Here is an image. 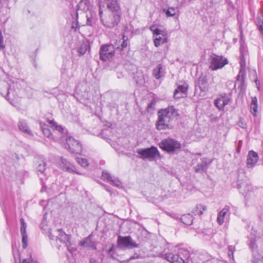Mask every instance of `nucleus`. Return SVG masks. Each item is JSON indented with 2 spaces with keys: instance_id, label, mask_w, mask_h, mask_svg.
I'll return each instance as SVG.
<instances>
[{
  "instance_id": "48",
  "label": "nucleus",
  "mask_w": 263,
  "mask_h": 263,
  "mask_svg": "<svg viewBox=\"0 0 263 263\" xmlns=\"http://www.w3.org/2000/svg\"><path fill=\"white\" fill-rule=\"evenodd\" d=\"M228 249H229V256L231 257V255L233 256V247L232 246H229Z\"/></svg>"
},
{
  "instance_id": "28",
  "label": "nucleus",
  "mask_w": 263,
  "mask_h": 263,
  "mask_svg": "<svg viewBox=\"0 0 263 263\" xmlns=\"http://www.w3.org/2000/svg\"><path fill=\"white\" fill-rule=\"evenodd\" d=\"M166 42H167V37L165 35V34H163V35H162V36H155L154 40V45L157 47H159L160 45Z\"/></svg>"
},
{
  "instance_id": "20",
  "label": "nucleus",
  "mask_w": 263,
  "mask_h": 263,
  "mask_svg": "<svg viewBox=\"0 0 263 263\" xmlns=\"http://www.w3.org/2000/svg\"><path fill=\"white\" fill-rule=\"evenodd\" d=\"M92 5L89 0H81L77 5V12L78 11L87 12L89 11H91Z\"/></svg>"
},
{
  "instance_id": "16",
  "label": "nucleus",
  "mask_w": 263,
  "mask_h": 263,
  "mask_svg": "<svg viewBox=\"0 0 263 263\" xmlns=\"http://www.w3.org/2000/svg\"><path fill=\"white\" fill-rule=\"evenodd\" d=\"M258 160V156L257 153L253 151L249 152L247 159V165L248 168H253L257 163Z\"/></svg>"
},
{
  "instance_id": "56",
  "label": "nucleus",
  "mask_w": 263,
  "mask_h": 263,
  "mask_svg": "<svg viewBox=\"0 0 263 263\" xmlns=\"http://www.w3.org/2000/svg\"><path fill=\"white\" fill-rule=\"evenodd\" d=\"M10 9V8H9ZM9 13V10H7L6 12V15H7Z\"/></svg>"
},
{
  "instance_id": "55",
  "label": "nucleus",
  "mask_w": 263,
  "mask_h": 263,
  "mask_svg": "<svg viewBox=\"0 0 263 263\" xmlns=\"http://www.w3.org/2000/svg\"><path fill=\"white\" fill-rule=\"evenodd\" d=\"M114 250V246L113 245L111 246V247L108 250V253H110L111 251H112Z\"/></svg>"
},
{
  "instance_id": "26",
  "label": "nucleus",
  "mask_w": 263,
  "mask_h": 263,
  "mask_svg": "<svg viewBox=\"0 0 263 263\" xmlns=\"http://www.w3.org/2000/svg\"><path fill=\"white\" fill-rule=\"evenodd\" d=\"M207 209L206 206L201 204H197L192 210V212L195 215H201L203 211H206Z\"/></svg>"
},
{
  "instance_id": "21",
  "label": "nucleus",
  "mask_w": 263,
  "mask_h": 263,
  "mask_svg": "<svg viewBox=\"0 0 263 263\" xmlns=\"http://www.w3.org/2000/svg\"><path fill=\"white\" fill-rule=\"evenodd\" d=\"M230 210V208L229 205H225L223 209L218 213L217 220L219 224L221 225L223 223L224 218Z\"/></svg>"
},
{
  "instance_id": "38",
  "label": "nucleus",
  "mask_w": 263,
  "mask_h": 263,
  "mask_svg": "<svg viewBox=\"0 0 263 263\" xmlns=\"http://www.w3.org/2000/svg\"><path fill=\"white\" fill-rule=\"evenodd\" d=\"M111 185L118 187V188H122V184L121 182L117 178H112L110 182Z\"/></svg>"
},
{
  "instance_id": "36",
  "label": "nucleus",
  "mask_w": 263,
  "mask_h": 263,
  "mask_svg": "<svg viewBox=\"0 0 263 263\" xmlns=\"http://www.w3.org/2000/svg\"><path fill=\"white\" fill-rule=\"evenodd\" d=\"M101 178L102 180L108 183L111 182V180L112 179L111 175L107 171H103L102 172Z\"/></svg>"
},
{
  "instance_id": "40",
  "label": "nucleus",
  "mask_w": 263,
  "mask_h": 263,
  "mask_svg": "<svg viewBox=\"0 0 263 263\" xmlns=\"http://www.w3.org/2000/svg\"><path fill=\"white\" fill-rule=\"evenodd\" d=\"M20 221L21 223V233H26V228H27V224L25 222L24 219L23 218H21L20 219Z\"/></svg>"
},
{
  "instance_id": "14",
  "label": "nucleus",
  "mask_w": 263,
  "mask_h": 263,
  "mask_svg": "<svg viewBox=\"0 0 263 263\" xmlns=\"http://www.w3.org/2000/svg\"><path fill=\"white\" fill-rule=\"evenodd\" d=\"M55 234H56L55 237L57 238V240L65 244L67 248L71 246V244L70 241V236L66 234L61 229L57 230L55 232Z\"/></svg>"
},
{
  "instance_id": "19",
  "label": "nucleus",
  "mask_w": 263,
  "mask_h": 263,
  "mask_svg": "<svg viewBox=\"0 0 263 263\" xmlns=\"http://www.w3.org/2000/svg\"><path fill=\"white\" fill-rule=\"evenodd\" d=\"M60 167L61 168L65 171H67L70 173H74L76 174L81 175V173H80L78 172H77L75 170V166L71 164L70 162H69L67 160L61 158V161L60 163Z\"/></svg>"
},
{
  "instance_id": "49",
  "label": "nucleus",
  "mask_w": 263,
  "mask_h": 263,
  "mask_svg": "<svg viewBox=\"0 0 263 263\" xmlns=\"http://www.w3.org/2000/svg\"><path fill=\"white\" fill-rule=\"evenodd\" d=\"M155 105V103L153 102H151L147 106V109L149 110L151 108H152Z\"/></svg>"
},
{
  "instance_id": "52",
  "label": "nucleus",
  "mask_w": 263,
  "mask_h": 263,
  "mask_svg": "<svg viewBox=\"0 0 263 263\" xmlns=\"http://www.w3.org/2000/svg\"><path fill=\"white\" fill-rule=\"evenodd\" d=\"M40 227H41V228L42 229H43L44 230H46V228L45 227V225H44V223H42L40 225Z\"/></svg>"
},
{
  "instance_id": "57",
  "label": "nucleus",
  "mask_w": 263,
  "mask_h": 263,
  "mask_svg": "<svg viewBox=\"0 0 263 263\" xmlns=\"http://www.w3.org/2000/svg\"><path fill=\"white\" fill-rule=\"evenodd\" d=\"M134 258H135V257H134V256H132L130 257V259H134Z\"/></svg>"
},
{
  "instance_id": "33",
  "label": "nucleus",
  "mask_w": 263,
  "mask_h": 263,
  "mask_svg": "<svg viewBox=\"0 0 263 263\" xmlns=\"http://www.w3.org/2000/svg\"><path fill=\"white\" fill-rule=\"evenodd\" d=\"M256 23L260 33L263 36V12H261L260 16H257Z\"/></svg>"
},
{
  "instance_id": "9",
  "label": "nucleus",
  "mask_w": 263,
  "mask_h": 263,
  "mask_svg": "<svg viewBox=\"0 0 263 263\" xmlns=\"http://www.w3.org/2000/svg\"><path fill=\"white\" fill-rule=\"evenodd\" d=\"M99 15L101 16L104 10L105 12L112 9H120V6L116 0H98Z\"/></svg>"
},
{
  "instance_id": "47",
  "label": "nucleus",
  "mask_w": 263,
  "mask_h": 263,
  "mask_svg": "<svg viewBox=\"0 0 263 263\" xmlns=\"http://www.w3.org/2000/svg\"><path fill=\"white\" fill-rule=\"evenodd\" d=\"M253 74L254 75V77H255V79L254 81H255V82L256 83V85L257 88L259 89V82H258V79H257V78L256 77V72L254 71Z\"/></svg>"
},
{
  "instance_id": "37",
  "label": "nucleus",
  "mask_w": 263,
  "mask_h": 263,
  "mask_svg": "<svg viewBox=\"0 0 263 263\" xmlns=\"http://www.w3.org/2000/svg\"><path fill=\"white\" fill-rule=\"evenodd\" d=\"M165 11V14L167 16H173L176 14V10L174 7H169Z\"/></svg>"
},
{
  "instance_id": "10",
  "label": "nucleus",
  "mask_w": 263,
  "mask_h": 263,
  "mask_svg": "<svg viewBox=\"0 0 263 263\" xmlns=\"http://www.w3.org/2000/svg\"><path fill=\"white\" fill-rule=\"evenodd\" d=\"M171 121L158 111V120L156 123V127L158 130H161L171 129L172 128V126L171 124Z\"/></svg>"
},
{
  "instance_id": "23",
  "label": "nucleus",
  "mask_w": 263,
  "mask_h": 263,
  "mask_svg": "<svg viewBox=\"0 0 263 263\" xmlns=\"http://www.w3.org/2000/svg\"><path fill=\"white\" fill-rule=\"evenodd\" d=\"M153 74L156 79H159L164 74V70L161 64H158L153 69Z\"/></svg>"
},
{
  "instance_id": "7",
  "label": "nucleus",
  "mask_w": 263,
  "mask_h": 263,
  "mask_svg": "<svg viewBox=\"0 0 263 263\" xmlns=\"http://www.w3.org/2000/svg\"><path fill=\"white\" fill-rule=\"evenodd\" d=\"M209 68L213 70H216L223 67L228 64V61L222 56L213 54L210 57Z\"/></svg>"
},
{
  "instance_id": "41",
  "label": "nucleus",
  "mask_w": 263,
  "mask_h": 263,
  "mask_svg": "<svg viewBox=\"0 0 263 263\" xmlns=\"http://www.w3.org/2000/svg\"><path fill=\"white\" fill-rule=\"evenodd\" d=\"M124 37H125V35H123V41H122V43H121V47H117L116 48V49H120V50H123L126 47H127V42H126V40H125L124 39Z\"/></svg>"
},
{
  "instance_id": "51",
  "label": "nucleus",
  "mask_w": 263,
  "mask_h": 263,
  "mask_svg": "<svg viewBox=\"0 0 263 263\" xmlns=\"http://www.w3.org/2000/svg\"><path fill=\"white\" fill-rule=\"evenodd\" d=\"M104 185V187H105V190H106L107 192H109V193H110V195H112V193H111V192L110 190L109 189V187L107 186L106 185Z\"/></svg>"
},
{
  "instance_id": "35",
  "label": "nucleus",
  "mask_w": 263,
  "mask_h": 263,
  "mask_svg": "<svg viewBox=\"0 0 263 263\" xmlns=\"http://www.w3.org/2000/svg\"><path fill=\"white\" fill-rule=\"evenodd\" d=\"M76 161L83 167L85 168L89 165V162L87 159L81 157H76Z\"/></svg>"
},
{
  "instance_id": "46",
  "label": "nucleus",
  "mask_w": 263,
  "mask_h": 263,
  "mask_svg": "<svg viewBox=\"0 0 263 263\" xmlns=\"http://www.w3.org/2000/svg\"><path fill=\"white\" fill-rule=\"evenodd\" d=\"M178 253L179 254H189L188 251L183 249H179Z\"/></svg>"
},
{
  "instance_id": "44",
  "label": "nucleus",
  "mask_w": 263,
  "mask_h": 263,
  "mask_svg": "<svg viewBox=\"0 0 263 263\" xmlns=\"http://www.w3.org/2000/svg\"><path fill=\"white\" fill-rule=\"evenodd\" d=\"M251 109L253 111L252 113L255 116L257 109V104L251 105Z\"/></svg>"
},
{
  "instance_id": "4",
  "label": "nucleus",
  "mask_w": 263,
  "mask_h": 263,
  "mask_svg": "<svg viewBox=\"0 0 263 263\" xmlns=\"http://www.w3.org/2000/svg\"><path fill=\"white\" fill-rule=\"evenodd\" d=\"M137 153L139 155V158L144 160L148 159L150 161L154 160L159 156L158 149L154 146H151L147 148H139L137 150Z\"/></svg>"
},
{
  "instance_id": "1",
  "label": "nucleus",
  "mask_w": 263,
  "mask_h": 263,
  "mask_svg": "<svg viewBox=\"0 0 263 263\" xmlns=\"http://www.w3.org/2000/svg\"><path fill=\"white\" fill-rule=\"evenodd\" d=\"M50 124L54 129L61 135L60 141L62 143L65 141V147L66 149L72 153L79 154L81 152L82 147L79 141L69 135L66 129L54 121H50Z\"/></svg>"
},
{
  "instance_id": "31",
  "label": "nucleus",
  "mask_w": 263,
  "mask_h": 263,
  "mask_svg": "<svg viewBox=\"0 0 263 263\" xmlns=\"http://www.w3.org/2000/svg\"><path fill=\"white\" fill-rule=\"evenodd\" d=\"M206 161L202 160L201 163H199L195 167V171L196 173H201L206 170Z\"/></svg>"
},
{
  "instance_id": "34",
  "label": "nucleus",
  "mask_w": 263,
  "mask_h": 263,
  "mask_svg": "<svg viewBox=\"0 0 263 263\" xmlns=\"http://www.w3.org/2000/svg\"><path fill=\"white\" fill-rule=\"evenodd\" d=\"M149 29L153 32L154 36H157L160 35H163V34H164V32L163 30L158 28L155 25L151 26L149 28Z\"/></svg>"
},
{
  "instance_id": "12",
  "label": "nucleus",
  "mask_w": 263,
  "mask_h": 263,
  "mask_svg": "<svg viewBox=\"0 0 263 263\" xmlns=\"http://www.w3.org/2000/svg\"><path fill=\"white\" fill-rule=\"evenodd\" d=\"M240 69L237 77V81L240 82V86L241 87L245 85V77L246 75V60L243 54L240 58Z\"/></svg>"
},
{
  "instance_id": "13",
  "label": "nucleus",
  "mask_w": 263,
  "mask_h": 263,
  "mask_svg": "<svg viewBox=\"0 0 263 263\" xmlns=\"http://www.w3.org/2000/svg\"><path fill=\"white\" fill-rule=\"evenodd\" d=\"M163 259H166L171 263H184V260L177 253L166 252L161 255Z\"/></svg>"
},
{
  "instance_id": "25",
  "label": "nucleus",
  "mask_w": 263,
  "mask_h": 263,
  "mask_svg": "<svg viewBox=\"0 0 263 263\" xmlns=\"http://www.w3.org/2000/svg\"><path fill=\"white\" fill-rule=\"evenodd\" d=\"M18 127L19 129L21 130L22 132L28 134L29 135H32V132L29 129L28 126L25 121H20L18 123Z\"/></svg>"
},
{
  "instance_id": "27",
  "label": "nucleus",
  "mask_w": 263,
  "mask_h": 263,
  "mask_svg": "<svg viewBox=\"0 0 263 263\" xmlns=\"http://www.w3.org/2000/svg\"><path fill=\"white\" fill-rule=\"evenodd\" d=\"M199 87L201 91H206L208 89V83L205 77H200L198 81Z\"/></svg>"
},
{
  "instance_id": "17",
  "label": "nucleus",
  "mask_w": 263,
  "mask_h": 263,
  "mask_svg": "<svg viewBox=\"0 0 263 263\" xmlns=\"http://www.w3.org/2000/svg\"><path fill=\"white\" fill-rule=\"evenodd\" d=\"M187 85L186 83H183V84L179 85L175 89L174 97L176 99H180L185 97L186 96Z\"/></svg>"
},
{
  "instance_id": "32",
  "label": "nucleus",
  "mask_w": 263,
  "mask_h": 263,
  "mask_svg": "<svg viewBox=\"0 0 263 263\" xmlns=\"http://www.w3.org/2000/svg\"><path fill=\"white\" fill-rule=\"evenodd\" d=\"M46 162L44 160H40L37 163V166H36V172L38 175H39V173L40 174H43L46 168Z\"/></svg>"
},
{
  "instance_id": "3",
  "label": "nucleus",
  "mask_w": 263,
  "mask_h": 263,
  "mask_svg": "<svg viewBox=\"0 0 263 263\" xmlns=\"http://www.w3.org/2000/svg\"><path fill=\"white\" fill-rule=\"evenodd\" d=\"M100 20L105 27L113 28L117 26L120 21L121 12L120 9H112L105 12L104 15H99Z\"/></svg>"
},
{
  "instance_id": "53",
  "label": "nucleus",
  "mask_w": 263,
  "mask_h": 263,
  "mask_svg": "<svg viewBox=\"0 0 263 263\" xmlns=\"http://www.w3.org/2000/svg\"><path fill=\"white\" fill-rule=\"evenodd\" d=\"M89 262H90V263H97L96 260L93 258H91L90 259Z\"/></svg>"
},
{
  "instance_id": "54",
  "label": "nucleus",
  "mask_w": 263,
  "mask_h": 263,
  "mask_svg": "<svg viewBox=\"0 0 263 263\" xmlns=\"http://www.w3.org/2000/svg\"><path fill=\"white\" fill-rule=\"evenodd\" d=\"M49 238L51 240H53L54 239V235H52V234L51 233L49 232Z\"/></svg>"
},
{
  "instance_id": "18",
  "label": "nucleus",
  "mask_w": 263,
  "mask_h": 263,
  "mask_svg": "<svg viewBox=\"0 0 263 263\" xmlns=\"http://www.w3.org/2000/svg\"><path fill=\"white\" fill-rule=\"evenodd\" d=\"M51 120L48 121V123L50 124V121ZM50 127L52 128V130H53V133L54 134H58V136L53 135V134L51 133L50 130L48 128L46 127H43L42 128V132L43 133V135L44 136L49 138V139H53L54 140H60V138L61 137V135L59 133V132L56 131L55 129H53V127H52L51 126Z\"/></svg>"
},
{
  "instance_id": "50",
  "label": "nucleus",
  "mask_w": 263,
  "mask_h": 263,
  "mask_svg": "<svg viewBox=\"0 0 263 263\" xmlns=\"http://www.w3.org/2000/svg\"><path fill=\"white\" fill-rule=\"evenodd\" d=\"M257 104V99L256 98H253L251 105Z\"/></svg>"
},
{
  "instance_id": "5",
  "label": "nucleus",
  "mask_w": 263,
  "mask_h": 263,
  "mask_svg": "<svg viewBox=\"0 0 263 263\" xmlns=\"http://www.w3.org/2000/svg\"><path fill=\"white\" fill-rule=\"evenodd\" d=\"M159 146L163 150L169 153H171L179 149L180 148V144L174 139L167 138L163 140L159 143Z\"/></svg>"
},
{
  "instance_id": "43",
  "label": "nucleus",
  "mask_w": 263,
  "mask_h": 263,
  "mask_svg": "<svg viewBox=\"0 0 263 263\" xmlns=\"http://www.w3.org/2000/svg\"><path fill=\"white\" fill-rule=\"evenodd\" d=\"M238 125L243 128H245L247 127V124L246 123L243 121V120L241 118L239 119V120L238 122Z\"/></svg>"
},
{
  "instance_id": "8",
  "label": "nucleus",
  "mask_w": 263,
  "mask_h": 263,
  "mask_svg": "<svg viewBox=\"0 0 263 263\" xmlns=\"http://www.w3.org/2000/svg\"><path fill=\"white\" fill-rule=\"evenodd\" d=\"M117 244L120 248L123 249H131L139 247V245L134 241L130 236H119L117 240Z\"/></svg>"
},
{
  "instance_id": "22",
  "label": "nucleus",
  "mask_w": 263,
  "mask_h": 263,
  "mask_svg": "<svg viewBox=\"0 0 263 263\" xmlns=\"http://www.w3.org/2000/svg\"><path fill=\"white\" fill-rule=\"evenodd\" d=\"M81 245L85 248H89L93 250L96 249V245L92 240L91 235L85 238L84 240L81 242Z\"/></svg>"
},
{
  "instance_id": "30",
  "label": "nucleus",
  "mask_w": 263,
  "mask_h": 263,
  "mask_svg": "<svg viewBox=\"0 0 263 263\" xmlns=\"http://www.w3.org/2000/svg\"><path fill=\"white\" fill-rule=\"evenodd\" d=\"M89 13V16L88 14H87L86 16L87 18L86 24L88 26H92L94 24H95L96 22V14L95 12L91 11H90Z\"/></svg>"
},
{
  "instance_id": "39",
  "label": "nucleus",
  "mask_w": 263,
  "mask_h": 263,
  "mask_svg": "<svg viewBox=\"0 0 263 263\" xmlns=\"http://www.w3.org/2000/svg\"><path fill=\"white\" fill-rule=\"evenodd\" d=\"M22 236V244L23 248L25 249L27 247V242H28V236L27 233H22L21 234Z\"/></svg>"
},
{
  "instance_id": "11",
  "label": "nucleus",
  "mask_w": 263,
  "mask_h": 263,
  "mask_svg": "<svg viewBox=\"0 0 263 263\" xmlns=\"http://www.w3.org/2000/svg\"><path fill=\"white\" fill-rule=\"evenodd\" d=\"M158 111L159 113L162 114L163 116H164L165 117L172 122L177 120L179 116L178 110L173 106H168L164 109H161Z\"/></svg>"
},
{
  "instance_id": "15",
  "label": "nucleus",
  "mask_w": 263,
  "mask_h": 263,
  "mask_svg": "<svg viewBox=\"0 0 263 263\" xmlns=\"http://www.w3.org/2000/svg\"><path fill=\"white\" fill-rule=\"evenodd\" d=\"M230 101L231 98L229 96L226 94H223L215 100L214 104L219 110H222Z\"/></svg>"
},
{
  "instance_id": "6",
  "label": "nucleus",
  "mask_w": 263,
  "mask_h": 263,
  "mask_svg": "<svg viewBox=\"0 0 263 263\" xmlns=\"http://www.w3.org/2000/svg\"><path fill=\"white\" fill-rule=\"evenodd\" d=\"M115 48L112 44L102 45L100 49V59L102 61H109L115 55Z\"/></svg>"
},
{
  "instance_id": "29",
  "label": "nucleus",
  "mask_w": 263,
  "mask_h": 263,
  "mask_svg": "<svg viewBox=\"0 0 263 263\" xmlns=\"http://www.w3.org/2000/svg\"><path fill=\"white\" fill-rule=\"evenodd\" d=\"M181 220L185 225L190 226L193 223V218L190 214H186L181 216Z\"/></svg>"
},
{
  "instance_id": "45",
  "label": "nucleus",
  "mask_w": 263,
  "mask_h": 263,
  "mask_svg": "<svg viewBox=\"0 0 263 263\" xmlns=\"http://www.w3.org/2000/svg\"><path fill=\"white\" fill-rule=\"evenodd\" d=\"M22 263H39L35 260H33L32 259H24L22 260Z\"/></svg>"
},
{
  "instance_id": "24",
  "label": "nucleus",
  "mask_w": 263,
  "mask_h": 263,
  "mask_svg": "<svg viewBox=\"0 0 263 263\" xmlns=\"http://www.w3.org/2000/svg\"><path fill=\"white\" fill-rule=\"evenodd\" d=\"M62 77L64 79H68L73 76V71L71 67H66V65L64 66L61 70Z\"/></svg>"
},
{
  "instance_id": "42",
  "label": "nucleus",
  "mask_w": 263,
  "mask_h": 263,
  "mask_svg": "<svg viewBox=\"0 0 263 263\" xmlns=\"http://www.w3.org/2000/svg\"><path fill=\"white\" fill-rule=\"evenodd\" d=\"M86 45L85 44H82L78 51L81 54H84L86 52Z\"/></svg>"
},
{
  "instance_id": "2",
  "label": "nucleus",
  "mask_w": 263,
  "mask_h": 263,
  "mask_svg": "<svg viewBox=\"0 0 263 263\" xmlns=\"http://www.w3.org/2000/svg\"><path fill=\"white\" fill-rule=\"evenodd\" d=\"M17 84L10 81L9 82L0 81V92L10 103L13 104V102L17 97Z\"/></svg>"
}]
</instances>
